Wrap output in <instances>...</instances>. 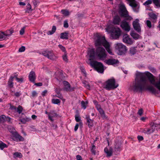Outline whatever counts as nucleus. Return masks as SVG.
Segmentation results:
<instances>
[{
    "label": "nucleus",
    "instance_id": "nucleus-16",
    "mask_svg": "<svg viewBox=\"0 0 160 160\" xmlns=\"http://www.w3.org/2000/svg\"><path fill=\"white\" fill-rule=\"evenodd\" d=\"M121 21L120 17L118 16H115L113 20V23L116 25H119Z\"/></svg>",
    "mask_w": 160,
    "mask_h": 160
},
{
    "label": "nucleus",
    "instance_id": "nucleus-12",
    "mask_svg": "<svg viewBox=\"0 0 160 160\" xmlns=\"http://www.w3.org/2000/svg\"><path fill=\"white\" fill-rule=\"evenodd\" d=\"M138 22L139 20L138 19H136L133 21L132 25L134 29L138 32H139L141 31V28Z\"/></svg>",
    "mask_w": 160,
    "mask_h": 160
},
{
    "label": "nucleus",
    "instance_id": "nucleus-29",
    "mask_svg": "<svg viewBox=\"0 0 160 160\" xmlns=\"http://www.w3.org/2000/svg\"><path fill=\"white\" fill-rule=\"evenodd\" d=\"M30 119L28 118H25L20 119V121L23 124H25L27 122L29 121Z\"/></svg>",
    "mask_w": 160,
    "mask_h": 160
},
{
    "label": "nucleus",
    "instance_id": "nucleus-38",
    "mask_svg": "<svg viewBox=\"0 0 160 160\" xmlns=\"http://www.w3.org/2000/svg\"><path fill=\"white\" fill-rule=\"evenodd\" d=\"M52 102L54 104H58L60 102V100L58 99H52Z\"/></svg>",
    "mask_w": 160,
    "mask_h": 160
},
{
    "label": "nucleus",
    "instance_id": "nucleus-3",
    "mask_svg": "<svg viewBox=\"0 0 160 160\" xmlns=\"http://www.w3.org/2000/svg\"><path fill=\"white\" fill-rule=\"evenodd\" d=\"M118 84L116 83L114 78L108 79L104 83L103 88L108 90L114 89L117 88Z\"/></svg>",
    "mask_w": 160,
    "mask_h": 160
},
{
    "label": "nucleus",
    "instance_id": "nucleus-34",
    "mask_svg": "<svg viewBox=\"0 0 160 160\" xmlns=\"http://www.w3.org/2000/svg\"><path fill=\"white\" fill-rule=\"evenodd\" d=\"M14 157V158L19 157L21 158L22 157V154L20 152H16L13 154Z\"/></svg>",
    "mask_w": 160,
    "mask_h": 160
},
{
    "label": "nucleus",
    "instance_id": "nucleus-59",
    "mask_svg": "<svg viewBox=\"0 0 160 160\" xmlns=\"http://www.w3.org/2000/svg\"><path fill=\"white\" fill-rule=\"evenodd\" d=\"M14 95L17 97H19L21 95V93L20 92H17L15 93Z\"/></svg>",
    "mask_w": 160,
    "mask_h": 160
},
{
    "label": "nucleus",
    "instance_id": "nucleus-5",
    "mask_svg": "<svg viewBox=\"0 0 160 160\" xmlns=\"http://www.w3.org/2000/svg\"><path fill=\"white\" fill-rule=\"evenodd\" d=\"M95 54L101 60L104 59L107 56L105 49L101 47H98L97 48Z\"/></svg>",
    "mask_w": 160,
    "mask_h": 160
},
{
    "label": "nucleus",
    "instance_id": "nucleus-23",
    "mask_svg": "<svg viewBox=\"0 0 160 160\" xmlns=\"http://www.w3.org/2000/svg\"><path fill=\"white\" fill-rule=\"evenodd\" d=\"M130 35L135 39H137L139 38V35L136 33L134 32H131Z\"/></svg>",
    "mask_w": 160,
    "mask_h": 160
},
{
    "label": "nucleus",
    "instance_id": "nucleus-7",
    "mask_svg": "<svg viewBox=\"0 0 160 160\" xmlns=\"http://www.w3.org/2000/svg\"><path fill=\"white\" fill-rule=\"evenodd\" d=\"M115 48L118 51L120 55L124 54L127 50L126 46L121 43L116 44Z\"/></svg>",
    "mask_w": 160,
    "mask_h": 160
},
{
    "label": "nucleus",
    "instance_id": "nucleus-26",
    "mask_svg": "<svg viewBox=\"0 0 160 160\" xmlns=\"http://www.w3.org/2000/svg\"><path fill=\"white\" fill-rule=\"evenodd\" d=\"M5 35L6 37L11 35L14 32V30L12 28L7 30L5 32Z\"/></svg>",
    "mask_w": 160,
    "mask_h": 160
},
{
    "label": "nucleus",
    "instance_id": "nucleus-62",
    "mask_svg": "<svg viewBox=\"0 0 160 160\" xmlns=\"http://www.w3.org/2000/svg\"><path fill=\"white\" fill-rule=\"evenodd\" d=\"M10 108L11 110H16L17 109V108L15 106H12V105L10 106Z\"/></svg>",
    "mask_w": 160,
    "mask_h": 160
},
{
    "label": "nucleus",
    "instance_id": "nucleus-2",
    "mask_svg": "<svg viewBox=\"0 0 160 160\" xmlns=\"http://www.w3.org/2000/svg\"><path fill=\"white\" fill-rule=\"evenodd\" d=\"M95 43L96 46L102 45L105 48L107 52L110 54H112V51L110 48V44L106 40L104 37H101L97 34L95 36Z\"/></svg>",
    "mask_w": 160,
    "mask_h": 160
},
{
    "label": "nucleus",
    "instance_id": "nucleus-58",
    "mask_svg": "<svg viewBox=\"0 0 160 160\" xmlns=\"http://www.w3.org/2000/svg\"><path fill=\"white\" fill-rule=\"evenodd\" d=\"M138 140L139 141L142 140L143 139V137L140 136H138L137 137Z\"/></svg>",
    "mask_w": 160,
    "mask_h": 160
},
{
    "label": "nucleus",
    "instance_id": "nucleus-47",
    "mask_svg": "<svg viewBox=\"0 0 160 160\" xmlns=\"http://www.w3.org/2000/svg\"><path fill=\"white\" fill-rule=\"evenodd\" d=\"M25 49V48L24 46H22L19 49L18 51L20 52H24Z\"/></svg>",
    "mask_w": 160,
    "mask_h": 160
},
{
    "label": "nucleus",
    "instance_id": "nucleus-25",
    "mask_svg": "<svg viewBox=\"0 0 160 160\" xmlns=\"http://www.w3.org/2000/svg\"><path fill=\"white\" fill-rule=\"evenodd\" d=\"M56 30V27L55 26H53L52 27V30L48 31L47 33L48 35H52L55 32Z\"/></svg>",
    "mask_w": 160,
    "mask_h": 160
},
{
    "label": "nucleus",
    "instance_id": "nucleus-30",
    "mask_svg": "<svg viewBox=\"0 0 160 160\" xmlns=\"http://www.w3.org/2000/svg\"><path fill=\"white\" fill-rule=\"evenodd\" d=\"M8 129L9 132L12 133V135L16 132L15 131L14 128L11 126H9L8 127Z\"/></svg>",
    "mask_w": 160,
    "mask_h": 160
},
{
    "label": "nucleus",
    "instance_id": "nucleus-41",
    "mask_svg": "<svg viewBox=\"0 0 160 160\" xmlns=\"http://www.w3.org/2000/svg\"><path fill=\"white\" fill-rule=\"evenodd\" d=\"M152 0H148L144 3L143 5L145 6H148L152 3Z\"/></svg>",
    "mask_w": 160,
    "mask_h": 160
},
{
    "label": "nucleus",
    "instance_id": "nucleus-44",
    "mask_svg": "<svg viewBox=\"0 0 160 160\" xmlns=\"http://www.w3.org/2000/svg\"><path fill=\"white\" fill-rule=\"evenodd\" d=\"M146 24L147 26L149 28H150L152 27V24L151 22L148 20L146 22Z\"/></svg>",
    "mask_w": 160,
    "mask_h": 160
},
{
    "label": "nucleus",
    "instance_id": "nucleus-14",
    "mask_svg": "<svg viewBox=\"0 0 160 160\" xmlns=\"http://www.w3.org/2000/svg\"><path fill=\"white\" fill-rule=\"evenodd\" d=\"M28 78L29 81L33 83L35 82V80L36 78V76L35 72L33 71H31L29 73L28 76Z\"/></svg>",
    "mask_w": 160,
    "mask_h": 160
},
{
    "label": "nucleus",
    "instance_id": "nucleus-10",
    "mask_svg": "<svg viewBox=\"0 0 160 160\" xmlns=\"http://www.w3.org/2000/svg\"><path fill=\"white\" fill-rule=\"evenodd\" d=\"M123 41L124 43L129 45H131L133 43V41L127 34L123 35Z\"/></svg>",
    "mask_w": 160,
    "mask_h": 160
},
{
    "label": "nucleus",
    "instance_id": "nucleus-37",
    "mask_svg": "<svg viewBox=\"0 0 160 160\" xmlns=\"http://www.w3.org/2000/svg\"><path fill=\"white\" fill-rule=\"evenodd\" d=\"M17 76H18L17 74L15 75L13 77H14V78H16V80L18 82H22L23 81V78H17Z\"/></svg>",
    "mask_w": 160,
    "mask_h": 160
},
{
    "label": "nucleus",
    "instance_id": "nucleus-36",
    "mask_svg": "<svg viewBox=\"0 0 160 160\" xmlns=\"http://www.w3.org/2000/svg\"><path fill=\"white\" fill-rule=\"evenodd\" d=\"M129 51L130 53L131 54L133 55L136 52V49L135 48H130Z\"/></svg>",
    "mask_w": 160,
    "mask_h": 160
},
{
    "label": "nucleus",
    "instance_id": "nucleus-6",
    "mask_svg": "<svg viewBox=\"0 0 160 160\" xmlns=\"http://www.w3.org/2000/svg\"><path fill=\"white\" fill-rule=\"evenodd\" d=\"M121 30L119 28L114 27L111 33V38L112 39H117L121 35Z\"/></svg>",
    "mask_w": 160,
    "mask_h": 160
},
{
    "label": "nucleus",
    "instance_id": "nucleus-53",
    "mask_svg": "<svg viewBox=\"0 0 160 160\" xmlns=\"http://www.w3.org/2000/svg\"><path fill=\"white\" fill-rule=\"evenodd\" d=\"M59 47L62 50V51L63 52H65V48L62 46L61 45H58Z\"/></svg>",
    "mask_w": 160,
    "mask_h": 160
},
{
    "label": "nucleus",
    "instance_id": "nucleus-48",
    "mask_svg": "<svg viewBox=\"0 0 160 160\" xmlns=\"http://www.w3.org/2000/svg\"><path fill=\"white\" fill-rule=\"evenodd\" d=\"M64 27L65 28H67L68 27V25L67 20H65L64 22Z\"/></svg>",
    "mask_w": 160,
    "mask_h": 160
},
{
    "label": "nucleus",
    "instance_id": "nucleus-32",
    "mask_svg": "<svg viewBox=\"0 0 160 160\" xmlns=\"http://www.w3.org/2000/svg\"><path fill=\"white\" fill-rule=\"evenodd\" d=\"M62 13L65 16H68L69 15V12L66 9H62L61 11Z\"/></svg>",
    "mask_w": 160,
    "mask_h": 160
},
{
    "label": "nucleus",
    "instance_id": "nucleus-42",
    "mask_svg": "<svg viewBox=\"0 0 160 160\" xmlns=\"http://www.w3.org/2000/svg\"><path fill=\"white\" fill-rule=\"evenodd\" d=\"M5 116L2 115L0 116V123L5 122Z\"/></svg>",
    "mask_w": 160,
    "mask_h": 160
},
{
    "label": "nucleus",
    "instance_id": "nucleus-33",
    "mask_svg": "<svg viewBox=\"0 0 160 160\" xmlns=\"http://www.w3.org/2000/svg\"><path fill=\"white\" fill-rule=\"evenodd\" d=\"M5 32H0V39H2L4 40L6 38Z\"/></svg>",
    "mask_w": 160,
    "mask_h": 160
},
{
    "label": "nucleus",
    "instance_id": "nucleus-31",
    "mask_svg": "<svg viewBox=\"0 0 160 160\" xmlns=\"http://www.w3.org/2000/svg\"><path fill=\"white\" fill-rule=\"evenodd\" d=\"M155 5L158 8H160V0H152Z\"/></svg>",
    "mask_w": 160,
    "mask_h": 160
},
{
    "label": "nucleus",
    "instance_id": "nucleus-43",
    "mask_svg": "<svg viewBox=\"0 0 160 160\" xmlns=\"http://www.w3.org/2000/svg\"><path fill=\"white\" fill-rule=\"evenodd\" d=\"M81 106L84 109H86V104H87V102H85L84 101H82L81 102Z\"/></svg>",
    "mask_w": 160,
    "mask_h": 160
},
{
    "label": "nucleus",
    "instance_id": "nucleus-64",
    "mask_svg": "<svg viewBox=\"0 0 160 160\" xmlns=\"http://www.w3.org/2000/svg\"><path fill=\"white\" fill-rule=\"evenodd\" d=\"M35 85L38 86H41L42 85V82H39L37 83H35Z\"/></svg>",
    "mask_w": 160,
    "mask_h": 160
},
{
    "label": "nucleus",
    "instance_id": "nucleus-55",
    "mask_svg": "<svg viewBox=\"0 0 160 160\" xmlns=\"http://www.w3.org/2000/svg\"><path fill=\"white\" fill-rule=\"evenodd\" d=\"M63 83L65 87L67 86V85H69V83L67 81H64L63 82Z\"/></svg>",
    "mask_w": 160,
    "mask_h": 160
},
{
    "label": "nucleus",
    "instance_id": "nucleus-39",
    "mask_svg": "<svg viewBox=\"0 0 160 160\" xmlns=\"http://www.w3.org/2000/svg\"><path fill=\"white\" fill-rule=\"evenodd\" d=\"M32 2L34 6V8L37 7V5L40 2L39 0H33Z\"/></svg>",
    "mask_w": 160,
    "mask_h": 160
},
{
    "label": "nucleus",
    "instance_id": "nucleus-57",
    "mask_svg": "<svg viewBox=\"0 0 160 160\" xmlns=\"http://www.w3.org/2000/svg\"><path fill=\"white\" fill-rule=\"evenodd\" d=\"M143 113V110L142 109H140L138 110V114L141 116Z\"/></svg>",
    "mask_w": 160,
    "mask_h": 160
},
{
    "label": "nucleus",
    "instance_id": "nucleus-4",
    "mask_svg": "<svg viewBox=\"0 0 160 160\" xmlns=\"http://www.w3.org/2000/svg\"><path fill=\"white\" fill-rule=\"evenodd\" d=\"M119 13L120 16L125 18L126 20H131L132 18L129 15L128 11L123 4H121L119 6Z\"/></svg>",
    "mask_w": 160,
    "mask_h": 160
},
{
    "label": "nucleus",
    "instance_id": "nucleus-19",
    "mask_svg": "<svg viewBox=\"0 0 160 160\" xmlns=\"http://www.w3.org/2000/svg\"><path fill=\"white\" fill-rule=\"evenodd\" d=\"M14 77H13L12 76H11L8 82V86L10 88H12L13 86V78Z\"/></svg>",
    "mask_w": 160,
    "mask_h": 160
},
{
    "label": "nucleus",
    "instance_id": "nucleus-27",
    "mask_svg": "<svg viewBox=\"0 0 160 160\" xmlns=\"http://www.w3.org/2000/svg\"><path fill=\"white\" fill-rule=\"evenodd\" d=\"M160 125V124H156V123H154L153 125L151 127V128L150 129V132L151 133L153 132H154L155 130V128L158 127V126Z\"/></svg>",
    "mask_w": 160,
    "mask_h": 160
},
{
    "label": "nucleus",
    "instance_id": "nucleus-56",
    "mask_svg": "<svg viewBox=\"0 0 160 160\" xmlns=\"http://www.w3.org/2000/svg\"><path fill=\"white\" fill-rule=\"evenodd\" d=\"M5 118L4 119H5V122L6 121H8V122H10L11 120V118L9 117H6V116H5Z\"/></svg>",
    "mask_w": 160,
    "mask_h": 160
},
{
    "label": "nucleus",
    "instance_id": "nucleus-52",
    "mask_svg": "<svg viewBox=\"0 0 160 160\" xmlns=\"http://www.w3.org/2000/svg\"><path fill=\"white\" fill-rule=\"evenodd\" d=\"M75 120L77 122H79L81 120L80 117L79 116H76L75 117Z\"/></svg>",
    "mask_w": 160,
    "mask_h": 160
},
{
    "label": "nucleus",
    "instance_id": "nucleus-22",
    "mask_svg": "<svg viewBox=\"0 0 160 160\" xmlns=\"http://www.w3.org/2000/svg\"><path fill=\"white\" fill-rule=\"evenodd\" d=\"M98 111L99 112L102 118L103 119L106 118V117L104 111L101 108H99V109H98Z\"/></svg>",
    "mask_w": 160,
    "mask_h": 160
},
{
    "label": "nucleus",
    "instance_id": "nucleus-54",
    "mask_svg": "<svg viewBox=\"0 0 160 160\" xmlns=\"http://www.w3.org/2000/svg\"><path fill=\"white\" fill-rule=\"evenodd\" d=\"M62 58L63 60L65 62H68V59L67 55L65 54L62 56Z\"/></svg>",
    "mask_w": 160,
    "mask_h": 160
},
{
    "label": "nucleus",
    "instance_id": "nucleus-18",
    "mask_svg": "<svg viewBox=\"0 0 160 160\" xmlns=\"http://www.w3.org/2000/svg\"><path fill=\"white\" fill-rule=\"evenodd\" d=\"M104 151L107 154V157H110L112 155V150L111 148H110L108 150V148L106 147L104 149Z\"/></svg>",
    "mask_w": 160,
    "mask_h": 160
},
{
    "label": "nucleus",
    "instance_id": "nucleus-60",
    "mask_svg": "<svg viewBox=\"0 0 160 160\" xmlns=\"http://www.w3.org/2000/svg\"><path fill=\"white\" fill-rule=\"evenodd\" d=\"M146 133L148 134H150L151 133L150 132V128H146Z\"/></svg>",
    "mask_w": 160,
    "mask_h": 160
},
{
    "label": "nucleus",
    "instance_id": "nucleus-49",
    "mask_svg": "<svg viewBox=\"0 0 160 160\" xmlns=\"http://www.w3.org/2000/svg\"><path fill=\"white\" fill-rule=\"evenodd\" d=\"M56 97H57L59 98L60 99H62L63 98V97L61 94L60 93H57L56 95Z\"/></svg>",
    "mask_w": 160,
    "mask_h": 160
},
{
    "label": "nucleus",
    "instance_id": "nucleus-61",
    "mask_svg": "<svg viewBox=\"0 0 160 160\" xmlns=\"http://www.w3.org/2000/svg\"><path fill=\"white\" fill-rule=\"evenodd\" d=\"M76 158L77 160H82V157L79 155H77L76 156Z\"/></svg>",
    "mask_w": 160,
    "mask_h": 160
},
{
    "label": "nucleus",
    "instance_id": "nucleus-50",
    "mask_svg": "<svg viewBox=\"0 0 160 160\" xmlns=\"http://www.w3.org/2000/svg\"><path fill=\"white\" fill-rule=\"evenodd\" d=\"M149 69L150 71L153 73H155L156 72V70L152 67H149Z\"/></svg>",
    "mask_w": 160,
    "mask_h": 160
},
{
    "label": "nucleus",
    "instance_id": "nucleus-17",
    "mask_svg": "<svg viewBox=\"0 0 160 160\" xmlns=\"http://www.w3.org/2000/svg\"><path fill=\"white\" fill-rule=\"evenodd\" d=\"M86 119L88 127L89 128H91L93 125V120L90 118L89 116H86Z\"/></svg>",
    "mask_w": 160,
    "mask_h": 160
},
{
    "label": "nucleus",
    "instance_id": "nucleus-21",
    "mask_svg": "<svg viewBox=\"0 0 160 160\" xmlns=\"http://www.w3.org/2000/svg\"><path fill=\"white\" fill-rule=\"evenodd\" d=\"M68 33L67 32L62 33L60 34V38L62 39H68Z\"/></svg>",
    "mask_w": 160,
    "mask_h": 160
},
{
    "label": "nucleus",
    "instance_id": "nucleus-13",
    "mask_svg": "<svg viewBox=\"0 0 160 160\" xmlns=\"http://www.w3.org/2000/svg\"><path fill=\"white\" fill-rule=\"evenodd\" d=\"M13 139L14 140L17 141H22L24 140V138L21 136L20 135L16 132L13 134Z\"/></svg>",
    "mask_w": 160,
    "mask_h": 160
},
{
    "label": "nucleus",
    "instance_id": "nucleus-40",
    "mask_svg": "<svg viewBox=\"0 0 160 160\" xmlns=\"http://www.w3.org/2000/svg\"><path fill=\"white\" fill-rule=\"evenodd\" d=\"M17 112H18V113H21L23 109V108L22 106L20 105H19L17 108Z\"/></svg>",
    "mask_w": 160,
    "mask_h": 160
},
{
    "label": "nucleus",
    "instance_id": "nucleus-8",
    "mask_svg": "<svg viewBox=\"0 0 160 160\" xmlns=\"http://www.w3.org/2000/svg\"><path fill=\"white\" fill-rule=\"evenodd\" d=\"M42 54L48 58L52 60H55L56 58V57L53 54L51 51H45L42 52Z\"/></svg>",
    "mask_w": 160,
    "mask_h": 160
},
{
    "label": "nucleus",
    "instance_id": "nucleus-20",
    "mask_svg": "<svg viewBox=\"0 0 160 160\" xmlns=\"http://www.w3.org/2000/svg\"><path fill=\"white\" fill-rule=\"evenodd\" d=\"M149 16L153 21L152 22L154 23H155L156 22V20L157 18V16L154 13H151L149 14Z\"/></svg>",
    "mask_w": 160,
    "mask_h": 160
},
{
    "label": "nucleus",
    "instance_id": "nucleus-46",
    "mask_svg": "<svg viewBox=\"0 0 160 160\" xmlns=\"http://www.w3.org/2000/svg\"><path fill=\"white\" fill-rule=\"evenodd\" d=\"M25 27H23L20 31V34L21 35H22L24 34L25 32Z\"/></svg>",
    "mask_w": 160,
    "mask_h": 160
},
{
    "label": "nucleus",
    "instance_id": "nucleus-1",
    "mask_svg": "<svg viewBox=\"0 0 160 160\" xmlns=\"http://www.w3.org/2000/svg\"><path fill=\"white\" fill-rule=\"evenodd\" d=\"M88 52V54L90 58L89 60L91 61L90 62V65L93 67L98 72L102 73L104 70L102 64L100 62L96 61H91L95 59L94 49V48L89 49Z\"/></svg>",
    "mask_w": 160,
    "mask_h": 160
},
{
    "label": "nucleus",
    "instance_id": "nucleus-24",
    "mask_svg": "<svg viewBox=\"0 0 160 160\" xmlns=\"http://www.w3.org/2000/svg\"><path fill=\"white\" fill-rule=\"evenodd\" d=\"M64 89L67 91L71 92L73 91L74 90V88H71L70 84L67 85V86L64 87Z\"/></svg>",
    "mask_w": 160,
    "mask_h": 160
},
{
    "label": "nucleus",
    "instance_id": "nucleus-35",
    "mask_svg": "<svg viewBox=\"0 0 160 160\" xmlns=\"http://www.w3.org/2000/svg\"><path fill=\"white\" fill-rule=\"evenodd\" d=\"M7 147V145L2 142H0V148L3 150L4 148Z\"/></svg>",
    "mask_w": 160,
    "mask_h": 160
},
{
    "label": "nucleus",
    "instance_id": "nucleus-51",
    "mask_svg": "<svg viewBox=\"0 0 160 160\" xmlns=\"http://www.w3.org/2000/svg\"><path fill=\"white\" fill-rule=\"evenodd\" d=\"M37 95V92L35 91H33L32 92V96L34 98V97L36 96Z\"/></svg>",
    "mask_w": 160,
    "mask_h": 160
},
{
    "label": "nucleus",
    "instance_id": "nucleus-11",
    "mask_svg": "<svg viewBox=\"0 0 160 160\" xmlns=\"http://www.w3.org/2000/svg\"><path fill=\"white\" fill-rule=\"evenodd\" d=\"M105 62L108 65H114L118 63L119 62L117 59H116L114 58H111L105 60Z\"/></svg>",
    "mask_w": 160,
    "mask_h": 160
},
{
    "label": "nucleus",
    "instance_id": "nucleus-45",
    "mask_svg": "<svg viewBox=\"0 0 160 160\" xmlns=\"http://www.w3.org/2000/svg\"><path fill=\"white\" fill-rule=\"evenodd\" d=\"M83 83L86 88L88 89H90V86L87 82H84Z\"/></svg>",
    "mask_w": 160,
    "mask_h": 160
},
{
    "label": "nucleus",
    "instance_id": "nucleus-15",
    "mask_svg": "<svg viewBox=\"0 0 160 160\" xmlns=\"http://www.w3.org/2000/svg\"><path fill=\"white\" fill-rule=\"evenodd\" d=\"M48 116L49 119L53 121L54 120L52 119V118L57 116V114L54 111H52L49 113Z\"/></svg>",
    "mask_w": 160,
    "mask_h": 160
},
{
    "label": "nucleus",
    "instance_id": "nucleus-9",
    "mask_svg": "<svg viewBox=\"0 0 160 160\" xmlns=\"http://www.w3.org/2000/svg\"><path fill=\"white\" fill-rule=\"evenodd\" d=\"M126 20V19L124 20L121 22L120 26L125 31L129 32L130 30V27Z\"/></svg>",
    "mask_w": 160,
    "mask_h": 160
},
{
    "label": "nucleus",
    "instance_id": "nucleus-28",
    "mask_svg": "<svg viewBox=\"0 0 160 160\" xmlns=\"http://www.w3.org/2000/svg\"><path fill=\"white\" fill-rule=\"evenodd\" d=\"M32 10V7L29 3H28L27 6L26 10V12L29 13L31 12Z\"/></svg>",
    "mask_w": 160,
    "mask_h": 160
},
{
    "label": "nucleus",
    "instance_id": "nucleus-63",
    "mask_svg": "<svg viewBox=\"0 0 160 160\" xmlns=\"http://www.w3.org/2000/svg\"><path fill=\"white\" fill-rule=\"evenodd\" d=\"M82 72L85 74H86V71L85 70H84V69L82 67H81L80 68Z\"/></svg>",
    "mask_w": 160,
    "mask_h": 160
}]
</instances>
